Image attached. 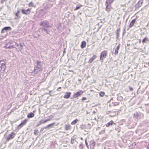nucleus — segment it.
<instances>
[{
	"mask_svg": "<svg viewBox=\"0 0 149 149\" xmlns=\"http://www.w3.org/2000/svg\"><path fill=\"white\" fill-rule=\"evenodd\" d=\"M130 90L131 91H132L133 90V88H130Z\"/></svg>",
	"mask_w": 149,
	"mask_h": 149,
	"instance_id": "32",
	"label": "nucleus"
},
{
	"mask_svg": "<svg viewBox=\"0 0 149 149\" xmlns=\"http://www.w3.org/2000/svg\"><path fill=\"white\" fill-rule=\"evenodd\" d=\"M33 113L31 112V113H29L27 116V117L28 118H32L34 117V111H33Z\"/></svg>",
	"mask_w": 149,
	"mask_h": 149,
	"instance_id": "15",
	"label": "nucleus"
},
{
	"mask_svg": "<svg viewBox=\"0 0 149 149\" xmlns=\"http://www.w3.org/2000/svg\"><path fill=\"white\" fill-rule=\"evenodd\" d=\"M49 22H48L45 21L42 22L41 23L40 25L41 26H42L44 27H49L50 26L49 25Z\"/></svg>",
	"mask_w": 149,
	"mask_h": 149,
	"instance_id": "5",
	"label": "nucleus"
},
{
	"mask_svg": "<svg viewBox=\"0 0 149 149\" xmlns=\"http://www.w3.org/2000/svg\"><path fill=\"white\" fill-rule=\"evenodd\" d=\"M70 94L71 93L70 92H66L64 97L65 99L69 98L70 97Z\"/></svg>",
	"mask_w": 149,
	"mask_h": 149,
	"instance_id": "14",
	"label": "nucleus"
},
{
	"mask_svg": "<svg viewBox=\"0 0 149 149\" xmlns=\"http://www.w3.org/2000/svg\"><path fill=\"white\" fill-rule=\"evenodd\" d=\"M15 135V134L13 132H11V133L8 136L6 140L7 141H9L10 139L13 138Z\"/></svg>",
	"mask_w": 149,
	"mask_h": 149,
	"instance_id": "7",
	"label": "nucleus"
},
{
	"mask_svg": "<svg viewBox=\"0 0 149 149\" xmlns=\"http://www.w3.org/2000/svg\"><path fill=\"white\" fill-rule=\"evenodd\" d=\"M27 121V119L24 120L23 122H22L18 126V127L19 128H22L24 125L26 124Z\"/></svg>",
	"mask_w": 149,
	"mask_h": 149,
	"instance_id": "8",
	"label": "nucleus"
},
{
	"mask_svg": "<svg viewBox=\"0 0 149 149\" xmlns=\"http://www.w3.org/2000/svg\"><path fill=\"white\" fill-rule=\"evenodd\" d=\"M86 42L85 41H83L81 42V47L82 49H83L86 47Z\"/></svg>",
	"mask_w": 149,
	"mask_h": 149,
	"instance_id": "16",
	"label": "nucleus"
},
{
	"mask_svg": "<svg viewBox=\"0 0 149 149\" xmlns=\"http://www.w3.org/2000/svg\"><path fill=\"white\" fill-rule=\"evenodd\" d=\"M61 87H59L57 89V90L58 91L59 90H58V89H61Z\"/></svg>",
	"mask_w": 149,
	"mask_h": 149,
	"instance_id": "33",
	"label": "nucleus"
},
{
	"mask_svg": "<svg viewBox=\"0 0 149 149\" xmlns=\"http://www.w3.org/2000/svg\"><path fill=\"white\" fill-rule=\"evenodd\" d=\"M79 148L81 149H83V146L82 144H80L79 145Z\"/></svg>",
	"mask_w": 149,
	"mask_h": 149,
	"instance_id": "29",
	"label": "nucleus"
},
{
	"mask_svg": "<svg viewBox=\"0 0 149 149\" xmlns=\"http://www.w3.org/2000/svg\"><path fill=\"white\" fill-rule=\"evenodd\" d=\"M86 145L87 147H88V144H87V143L86 142Z\"/></svg>",
	"mask_w": 149,
	"mask_h": 149,
	"instance_id": "34",
	"label": "nucleus"
},
{
	"mask_svg": "<svg viewBox=\"0 0 149 149\" xmlns=\"http://www.w3.org/2000/svg\"><path fill=\"white\" fill-rule=\"evenodd\" d=\"M50 120V119H47L45 120L44 121H43L41 122L40 124H42V123H46V122H47V121H49Z\"/></svg>",
	"mask_w": 149,
	"mask_h": 149,
	"instance_id": "25",
	"label": "nucleus"
},
{
	"mask_svg": "<svg viewBox=\"0 0 149 149\" xmlns=\"http://www.w3.org/2000/svg\"><path fill=\"white\" fill-rule=\"evenodd\" d=\"M95 144L94 141H91L90 142V146L91 149H94Z\"/></svg>",
	"mask_w": 149,
	"mask_h": 149,
	"instance_id": "11",
	"label": "nucleus"
},
{
	"mask_svg": "<svg viewBox=\"0 0 149 149\" xmlns=\"http://www.w3.org/2000/svg\"><path fill=\"white\" fill-rule=\"evenodd\" d=\"M83 93L84 92L83 91L79 90L74 94L73 97L74 98H77L82 95Z\"/></svg>",
	"mask_w": 149,
	"mask_h": 149,
	"instance_id": "3",
	"label": "nucleus"
},
{
	"mask_svg": "<svg viewBox=\"0 0 149 149\" xmlns=\"http://www.w3.org/2000/svg\"><path fill=\"white\" fill-rule=\"evenodd\" d=\"M108 52L107 50H104L101 53L100 57V60L103 61L104 59L106 58L107 56Z\"/></svg>",
	"mask_w": 149,
	"mask_h": 149,
	"instance_id": "2",
	"label": "nucleus"
},
{
	"mask_svg": "<svg viewBox=\"0 0 149 149\" xmlns=\"http://www.w3.org/2000/svg\"><path fill=\"white\" fill-rule=\"evenodd\" d=\"M105 95V93L103 92H100L99 93V95L101 97H103Z\"/></svg>",
	"mask_w": 149,
	"mask_h": 149,
	"instance_id": "23",
	"label": "nucleus"
},
{
	"mask_svg": "<svg viewBox=\"0 0 149 149\" xmlns=\"http://www.w3.org/2000/svg\"><path fill=\"white\" fill-rule=\"evenodd\" d=\"M143 3V0H139L137 3L135 5V7L136 9H138L141 7Z\"/></svg>",
	"mask_w": 149,
	"mask_h": 149,
	"instance_id": "6",
	"label": "nucleus"
},
{
	"mask_svg": "<svg viewBox=\"0 0 149 149\" xmlns=\"http://www.w3.org/2000/svg\"><path fill=\"white\" fill-rule=\"evenodd\" d=\"M87 100V98L86 97H83L82 98V99H81V101H84L85 100Z\"/></svg>",
	"mask_w": 149,
	"mask_h": 149,
	"instance_id": "27",
	"label": "nucleus"
},
{
	"mask_svg": "<svg viewBox=\"0 0 149 149\" xmlns=\"http://www.w3.org/2000/svg\"><path fill=\"white\" fill-rule=\"evenodd\" d=\"M118 102H114V105L115 106L118 105Z\"/></svg>",
	"mask_w": 149,
	"mask_h": 149,
	"instance_id": "31",
	"label": "nucleus"
},
{
	"mask_svg": "<svg viewBox=\"0 0 149 149\" xmlns=\"http://www.w3.org/2000/svg\"><path fill=\"white\" fill-rule=\"evenodd\" d=\"M148 39L147 38H145L143 40L142 42L146 43V41H148Z\"/></svg>",
	"mask_w": 149,
	"mask_h": 149,
	"instance_id": "24",
	"label": "nucleus"
},
{
	"mask_svg": "<svg viewBox=\"0 0 149 149\" xmlns=\"http://www.w3.org/2000/svg\"><path fill=\"white\" fill-rule=\"evenodd\" d=\"M89 102L88 101H87V102Z\"/></svg>",
	"mask_w": 149,
	"mask_h": 149,
	"instance_id": "37",
	"label": "nucleus"
},
{
	"mask_svg": "<svg viewBox=\"0 0 149 149\" xmlns=\"http://www.w3.org/2000/svg\"><path fill=\"white\" fill-rule=\"evenodd\" d=\"M1 70H2L3 71H5L6 69V64L2 63L1 65Z\"/></svg>",
	"mask_w": 149,
	"mask_h": 149,
	"instance_id": "13",
	"label": "nucleus"
},
{
	"mask_svg": "<svg viewBox=\"0 0 149 149\" xmlns=\"http://www.w3.org/2000/svg\"><path fill=\"white\" fill-rule=\"evenodd\" d=\"M147 148L148 149H149V144L147 146Z\"/></svg>",
	"mask_w": 149,
	"mask_h": 149,
	"instance_id": "35",
	"label": "nucleus"
},
{
	"mask_svg": "<svg viewBox=\"0 0 149 149\" xmlns=\"http://www.w3.org/2000/svg\"><path fill=\"white\" fill-rule=\"evenodd\" d=\"M38 133V130H34V134L35 135H37Z\"/></svg>",
	"mask_w": 149,
	"mask_h": 149,
	"instance_id": "26",
	"label": "nucleus"
},
{
	"mask_svg": "<svg viewBox=\"0 0 149 149\" xmlns=\"http://www.w3.org/2000/svg\"><path fill=\"white\" fill-rule=\"evenodd\" d=\"M114 1V0H106L105 3L106 10L107 12H109L111 8V4Z\"/></svg>",
	"mask_w": 149,
	"mask_h": 149,
	"instance_id": "1",
	"label": "nucleus"
},
{
	"mask_svg": "<svg viewBox=\"0 0 149 149\" xmlns=\"http://www.w3.org/2000/svg\"><path fill=\"white\" fill-rule=\"evenodd\" d=\"M97 57L96 55H94L93 56L90 58L88 61V62L90 63H91Z\"/></svg>",
	"mask_w": 149,
	"mask_h": 149,
	"instance_id": "12",
	"label": "nucleus"
},
{
	"mask_svg": "<svg viewBox=\"0 0 149 149\" xmlns=\"http://www.w3.org/2000/svg\"><path fill=\"white\" fill-rule=\"evenodd\" d=\"M29 7H31V6H34V7H35V6H33V3L32 2H30V3H29Z\"/></svg>",
	"mask_w": 149,
	"mask_h": 149,
	"instance_id": "28",
	"label": "nucleus"
},
{
	"mask_svg": "<svg viewBox=\"0 0 149 149\" xmlns=\"http://www.w3.org/2000/svg\"><path fill=\"white\" fill-rule=\"evenodd\" d=\"M13 46H11L10 47H9V48H13Z\"/></svg>",
	"mask_w": 149,
	"mask_h": 149,
	"instance_id": "36",
	"label": "nucleus"
},
{
	"mask_svg": "<svg viewBox=\"0 0 149 149\" xmlns=\"http://www.w3.org/2000/svg\"><path fill=\"white\" fill-rule=\"evenodd\" d=\"M113 124V121L112 120L110 121L109 123H107L105 125L107 127H109L110 125H112Z\"/></svg>",
	"mask_w": 149,
	"mask_h": 149,
	"instance_id": "19",
	"label": "nucleus"
},
{
	"mask_svg": "<svg viewBox=\"0 0 149 149\" xmlns=\"http://www.w3.org/2000/svg\"><path fill=\"white\" fill-rule=\"evenodd\" d=\"M82 6V5L81 4H78V5L76 8L74 9V10H76L79 9Z\"/></svg>",
	"mask_w": 149,
	"mask_h": 149,
	"instance_id": "21",
	"label": "nucleus"
},
{
	"mask_svg": "<svg viewBox=\"0 0 149 149\" xmlns=\"http://www.w3.org/2000/svg\"><path fill=\"white\" fill-rule=\"evenodd\" d=\"M78 121V119L77 118L75 120H74L71 122V124L72 125H74L77 123Z\"/></svg>",
	"mask_w": 149,
	"mask_h": 149,
	"instance_id": "22",
	"label": "nucleus"
},
{
	"mask_svg": "<svg viewBox=\"0 0 149 149\" xmlns=\"http://www.w3.org/2000/svg\"><path fill=\"white\" fill-rule=\"evenodd\" d=\"M11 29V28L10 27H5L1 31V33H4L6 31H10Z\"/></svg>",
	"mask_w": 149,
	"mask_h": 149,
	"instance_id": "9",
	"label": "nucleus"
},
{
	"mask_svg": "<svg viewBox=\"0 0 149 149\" xmlns=\"http://www.w3.org/2000/svg\"><path fill=\"white\" fill-rule=\"evenodd\" d=\"M136 19H133L132 22L130 23V24L129 25V27L130 28H131L134 25V24L135 23L136 21Z\"/></svg>",
	"mask_w": 149,
	"mask_h": 149,
	"instance_id": "10",
	"label": "nucleus"
},
{
	"mask_svg": "<svg viewBox=\"0 0 149 149\" xmlns=\"http://www.w3.org/2000/svg\"><path fill=\"white\" fill-rule=\"evenodd\" d=\"M19 11H18L17 13H16L15 15L17 17L18 16L19 14Z\"/></svg>",
	"mask_w": 149,
	"mask_h": 149,
	"instance_id": "30",
	"label": "nucleus"
},
{
	"mask_svg": "<svg viewBox=\"0 0 149 149\" xmlns=\"http://www.w3.org/2000/svg\"><path fill=\"white\" fill-rule=\"evenodd\" d=\"M120 44L117 47L116 49H114L115 50L114 54L116 55L118 53V51L120 48Z\"/></svg>",
	"mask_w": 149,
	"mask_h": 149,
	"instance_id": "17",
	"label": "nucleus"
},
{
	"mask_svg": "<svg viewBox=\"0 0 149 149\" xmlns=\"http://www.w3.org/2000/svg\"><path fill=\"white\" fill-rule=\"evenodd\" d=\"M21 11L22 13L25 15H29L31 13V10L29 8L26 10L22 9Z\"/></svg>",
	"mask_w": 149,
	"mask_h": 149,
	"instance_id": "4",
	"label": "nucleus"
},
{
	"mask_svg": "<svg viewBox=\"0 0 149 149\" xmlns=\"http://www.w3.org/2000/svg\"><path fill=\"white\" fill-rule=\"evenodd\" d=\"M71 129V126L69 125H65V129L66 130H70Z\"/></svg>",
	"mask_w": 149,
	"mask_h": 149,
	"instance_id": "20",
	"label": "nucleus"
},
{
	"mask_svg": "<svg viewBox=\"0 0 149 149\" xmlns=\"http://www.w3.org/2000/svg\"><path fill=\"white\" fill-rule=\"evenodd\" d=\"M55 123H53L51 124L48 125H47V126L45 127V128H50L53 127V126L55 125Z\"/></svg>",
	"mask_w": 149,
	"mask_h": 149,
	"instance_id": "18",
	"label": "nucleus"
}]
</instances>
